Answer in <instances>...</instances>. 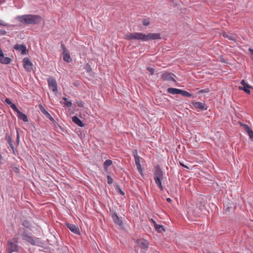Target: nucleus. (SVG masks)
Wrapping results in <instances>:
<instances>
[{"label": "nucleus", "mask_w": 253, "mask_h": 253, "mask_svg": "<svg viewBox=\"0 0 253 253\" xmlns=\"http://www.w3.org/2000/svg\"><path fill=\"white\" fill-rule=\"evenodd\" d=\"M5 101L8 104L10 105V106L13 104L11 100L8 98H6Z\"/></svg>", "instance_id": "nucleus-38"}, {"label": "nucleus", "mask_w": 253, "mask_h": 253, "mask_svg": "<svg viewBox=\"0 0 253 253\" xmlns=\"http://www.w3.org/2000/svg\"><path fill=\"white\" fill-rule=\"evenodd\" d=\"M87 71H89L90 70V67H88V68L87 69Z\"/></svg>", "instance_id": "nucleus-48"}, {"label": "nucleus", "mask_w": 253, "mask_h": 253, "mask_svg": "<svg viewBox=\"0 0 253 253\" xmlns=\"http://www.w3.org/2000/svg\"><path fill=\"white\" fill-rule=\"evenodd\" d=\"M3 53L2 50L0 48V55H2V54Z\"/></svg>", "instance_id": "nucleus-46"}, {"label": "nucleus", "mask_w": 253, "mask_h": 253, "mask_svg": "<svg viewBox=\"0 0 253 253\" xmlns=\"http://www.w3.org/2000/svg\"><path fill=\"white\" fill-rule=\"evenodd\" d=\"M8 143H9V145H10V147L11 148V149L13 150V153H15L14 152V146L13 145L12 141L11 139H9V140H8Z\"/></svg>", "instance_id": "nucleus-33"}, {"label": "nucleus", "mask_w": 253, "mask_h": 253, "mask_svg": "<svg viewBox=\"0 0 253 253\" xmlns=\"http://www.w3.org/2000/svg\"><path fill=\"white\" fill-rule=\"evenodd\" d=\"M251 89H253V87H252V88H251Z\"/></svg>", "instance_id": "nucleus-51"}, {"label": "nucleus", "mask_w": 253, "mask_h": 253, "mask_svg": "<svg viewBox=\"0 0 253 253\" xmlns=\"http://www.w3.org/2000/svg\"><path fill=\"white\" fill-rule=\"evenodd\" d=\"M193 106L196 109H199L201 110H207L205 105L201 102H196L193 103Z\"/></svg>", "instance_id": "nucleus-16"}, {"label": "nucleus", "mask_w": 253, "mask_h": 253, "mask_svg": "<svg viewBox=\"0 0 253 253\" xmlns=\"http://www.w3.org/2000/svg\"><path fill=\"white\" fill-rule=\"evenodd\" d=\"M112 164V162L110 160H107L104 163V168L105 169H107L108 167L110 166Z\"/></svg>", "instance_id": "nucleus-24"}, {"label": "nucleus", "mask_w": 253, "mask_h": 253, "mask_svg": "<svg viewBox=\"0 0 253 253\" xmlns=\"http://www.w3.org/2000/svg\"><path fill=\"white\" fill-rule=\"evenodd\" d=\"M22 225L24 226H25V227L28 228H29L30 226L29 222L27 220L24 221L22 223Z\"/></svg>", "instance_id": "nucleus-31"}, {"label": "nucleus", "mask_w": 253, "mask_h": 253, "mask_svg": "<svg viewBox=\"0 0 253 253\" xmlns=\"http://www.w3.org/2000/svg\"><path fill=\"white\" fill-rule=\"evenodd\" d=\"M66 225L67 227L74 233L76 234H80V230L78 227L74 224H70L69 223H66Z\"/></svg>", "instance_id": "nucleus-13"}, {"label": "nucleus", "mask_w": 253, "mask_h": 253, "mask_svg": "<svg viewBox=\"0 0 253 253\" xmlns=\"http://www.w3.org/2000/svg\"><path fill=\"white\" fill-rule=\"evenodd\" d=\"M241 86L246 85V87H252V86L250 85L247 83H246L244 80H242L241 81Z\"/></svg>", "instance_id": "nucleus-28"}, {"label": "nucleus", "mask_w": 253, "mask_h": 253, "mask_svg": "<svg viewBox=\"0 0 253 253\" xmlns=\"http://www.w3.org/2000/svg\"><path fill=\"white\" fill-rule=\"evenodd\" d=\"M47 82L49 87L54 93L57 91V84L56 81L52 77H49L47 79Z\"/></svg>", "instance_id": "nucleus-8"}, {"label": "nucleus", "mask_w": 253, "mask_h": 253, "mask_svg": "<svg viewBox=\"0 0 253 253\" xmlns=\"http://www.w3.org/2000/svg\"><path fill=\"white\" fill-rule=\"evenodd\" d=\"M167 91L168 93L171 94L192 95L191 93L188 92L186 91L172 87L169 88Z\"/></svg>", "instance_id": "nucleus-7"}, {"label": "nucleus", "mask_w": 253, "mask_h": 253, "mask_svg": "<svg viewBox=\"0 0 253 253\" xmlns=\"http://www.w3.org/2000/svg\"><path fill=\"white\" fill-rule=\"evenodd\" d=\"M127 40H138L142 41L160 39L161 34L159 33H149L144 35L141 33L129 34L126 36Z\"/></svg>", "instance_id": "nucleus-1"}, {"label": "nucleus", "mask_w": 253, "mask_h": 253, "mask_svg": "<svg viewBox=\"0 0 253 253\" xmlns=\"http://www.w3.org/2000/svg\"><path fill=\"white\" fill-rule=\"evenodd\" d=\"M241 126H243L245 130L248 133L250 136V139L253 141V131L250 128V127L246 124L240 123Z\"/></svg>", "instance_id": "nucleus-15"}, {"label": "nucleus", "mask_w": 253, "mask_h": 253, "mask_svg": "<svg viewBox=\"0 0 253 253\" xmlns=\"http://www.w3.org/2000/svg\"><path fill=\"white\" fill-rule=\"evenodd\" d=\"M78 106L80 107H83V102H80L78 103Z\"/></svg>", "instance_id": "nucleus-43"}, {"label": "nucleus", "mask_w": 253, "mask_h": 253, "mask_svg": "<svg viewBox=\"0 0 253 253\" xmlns=\"http://www.w3.org/2000/svg\"><path fill=\"white\" fill-rule=\"evenodd\" d=\"M173 76H174L172 73L166 72L162 75L161 78L164 81H173L175 82L173 77Z\"/></svg>", "instance_id": "nucleus-14"}, {"label": "nucleus", "mask_w": 253, "mask_h": 253, "mask_svg": "<svg viewBox=\"0 0 253 253\" xmlns=\"http://www.w3.org/2000/svg\"><path fill=\"white\" fill-rule=\"evenodd\" d=\"M0 25L6 27L8 24L2 20H0Z\"/></svg>", "instance_id": "nucleus-35"}, {"label": "nucleus", "mask_w": 253, "mask_h": 253, "mask_svg": "<svg viewBox=\"0 0 253 253\" xmlns=\"http://www.w3.org/2000/svg\"><path fill=\"white\" fill-rule=\"evenodd\" d=\"M23 66L27 71L30 72L32 70L33 64L28 58H25L23 60Z\"/></svg>", "instance_id": "nucleus-10"}, {"label": "nucleus", "mask_w": 253, "mask_h": 253, "mask_svg": "<svg viewBox=\"0 0 253 253\" xmlns=\"http://www.w3.org/2000/svg\"><path fill=\"white\" fill-rule=\"evenodd\" d=\"M18 237L15 236L12 240L8 241L7 242V252L8 253H12L14 252H18L19 251V246H18Z\"/></svg>", "instance_id": "nucleus-5"}, {"label": "nucleus", "mask_w": 253, "mask_h": 253, "mask_svg": "<svg viewBox=\"0 0 253 253\" xmlns=\"http://www.w3.org/2000/svg\"><path fill=\"white\" fill-rule=\"evenodd\" d=\"M17 140L18 141H19V134L18 133H17Z\"/></svg>", "instance_id": "nucleus-47"}, {"label": "nucleus", "mask_w": 253, "mask_h": 253, "mask_svg": "<svg viewBox=\"0 0 253 253\" xmlns=\"http://www.w3.org/2000/svg\"><path fill=\"white\" fill-rule=\"evenodd\" d=\"M17 19L25 24H39L42 21V17L37 15L27 14L18 16Z\"/></svg>", "instance_id": "nucleus-3"}, {"label": "nucleus", "mask_w": 253, "mask_h": 253, "mask_svg": "<svg viewBox=\"0 0 253 253\" xmlns=\"http://www.w3.org/2000/svg\"><path fill=\"white\" fill-rule=\"evenodd\" d=\"M72 121L81 127L84 126V123L77 116H73L72 118Z\"/></svg>", "instance_id": "nucleus-18"}, {"label": "nucleus", "mask_w": 253, "mask_h": 253, "mask_svg": "<svg viewBox=\"0 0 253 253\" xmlns=\"http://www.w3.org/2000/svg\"><path fill=\"white\" fill-rule=\"evenodd\" d=\"M46 117H47L48 119H49L50 120H51V121H54V119L52 117V116L50 115V114H47V115L45 116Z\"/></svg>", "instance_id": "nucleus-36"}, {"label": "nucleus", "mask_w": 253, "mask_h": 253, "mask_svg": "<svg viewBox=\"0 0 253 253\" xmlns=\"http://www.w3.org/2000/svg\"><path fill=\"white\" fill-rule=\"evenodd\" d=\"M10 107L14 111L17 112V113L20 111L17 108L16 106L13 103L10 106Z\"/></svg>", "instance_id": "nucleus-30"}, {"label": "nucleus", "mask_w": 253, "mask_h": 253, "mask_svg": "<svg viewBox=\"0 0 253 253\" xmlns=\"http://www.w3.org/2000/svg\"><path fill=\"white\" fill-rule=\"evenodd\" d=\"M167 201L169 203H170L171 202V200L169 198H167Z\"/></svg>", "instance_id": "nucleus-44"}, {"label": "nucleus", "mask_w": 253, "mask_h": 253, "mask_svg": "<svg viewBox=\"0 0 253 253\" xmlns=\"http://www.w3.org/2000/svg\"><path fill=\"white\" fill-rule=\"evenodd\" d=\"M153 223L154 224L155 228L157 232L162 233L163 231H165V229L163 225L157 224L155 221H153Z\"/></svg>", "instance_id": "nucleus-19"}, {"label": "nucleus", "mask_w": 253, "mask_h": 253, "mask_svg": "<svg viewBox=\"0 0 253 253\" xmlns=\"http://www.w3.org/2000/svg\"><path fill=\"white\" fill-rule=\"evenodd\" d=\"M223 36L224 37V38H226L227 39H228L229 40H231V41H235V38L234 37V36L232 35H228V34H226L225 33H223Z\"/></svg>", "instance_id": "nucleus-23"}, {"label": "nucleus", "mask_w": 253, "mask_h": 253, "mask_svg": "<svg viewBox=\"0 0 253 253\" xmlns=\"http://www.w3.org/2000/svg\"><path fill=\"white\" fill-rule=\"evenodd\" d=\"M252 87H246V85L245 86H239V89L240 90H244L246 93L250 94V89Z\"/></svg>", "instance_id": "nucleus-21"}, {"label": "nucleus", "mask_w": 253, "mask_h": 253, "mask_svg": "<svg viewBox=\"0 0 253 253\" xmlns=\"http://www.w3.org/2000/svg\"><path fill=\"white\" fill-rule=\"evenodd\" d=\"M17 116L20 119L23 120L24 122H27L28 121L27 116L20 111L17 113Z\"/></svg>", "instance_id": "nucleus-20"}, {"label": "nucleus", "mask_w": 253, "mask_h": 253, "mask_svg": "<svg viewBox=\"0 0 253 253\" xmlns=\"http://www.w3.org/2000/svg\"><path fill=\"white\" fill-rule=\"evenodd\" d=\"M249 50L250 52V53L253 55V49L252 48H249Z\"/></svg>", "instance_id": "nucleus-45"}, {"label": "nucleus", "mask_w": 253, "mask_h": 253, "mask_svg": "<svg viewBox=\"0 0 253 253\" xmlns=\"http://www.w3.org/2000/svg\"><path fill=\"white\" fill-rule=\"evenodd\" d=\"M117 189L118 190V191L122 195H125V193L122 190V189H121L120 186H117Z\"/></svg>", "instance_id": "nucleus-34"}, {"label": "nucleus", "mask_w": 253, "mask_h": 253, "mask_svg": "<svg viewBox=\"0 0 253 253\" xmlns=\"http://www.w3.org/2000/svg\"><path fill=\"white\" fill-rule=\"evenodd\" d=\"M180 166L183 167H185V168H186L187 169H188V167H187L186 166H185V165H184L183 163L180 162Z\"/></svg>", "instance_id": "nucleus-42"}, {"label": "nucleus", "mask_w": 253, "mask_h": 253, "mask_svg": "<svg viewBox=\"0 0 253 253\" xmlns=\"http://www.w3.org/2000/svg\"><path fill=\"white\" fill-rule=\"evenodd\" d=\"M11 61V59L10 58L5 57L0 62L3 64H8L10 63Z\"/></svg>", "instance_id": "nucleus-22"}, {"label": "nucleus", "mask_w": 253, "mask_h": 253, "mask_svg": "<svg viewBox=\"0 0 253 253\" xmlns=\"http://www.w3.org/2000/svg\"><path fill=\"white\" fill-rule=\"evenodd\" d=\"M132 153L133 154V156L134 157L135 163V165H136L137 169L138 172L141 174H142V169L141 168V166L140 162V158L138 155L137 150H134Z\"/></svg>", "instance_id": "nucleus-6"}, {"label": "nucleus", "mask_w": 253, "mask_h": 253, "mask_svg": "<svg viewBox=\"0 0 253 253\" xmlns=\"http://www.w3.org/2000/svg\"><path fill=\"white\" fill-rule=\"evenodd\" d=\"M107 183L109 184H112L113 182V178L109 175H107Z\"/></svg>", "instance_id": "nucleus-32"}, {"label": "nucleus", "mask_w": 253, "mask_h": 253, "mask_svg": "<svg viewBox=\"0 0 253 253\" xmlns=\"http://www.w3.org/2000/svg\"><path fill=\"white\" fill-rule=\"evenodd\" d=\"M209 88H205L198 90L196 93H208L209 92Z\"/></svg>", "instance_id": "nucleus-26"}, {"label": "nucleus", "mask_w": 253, "mask_h": 253, "mask_svg": "<svg viewBox=\"0 0 253 253\" xmlns=\"http://www.w3.org/2000/svg\"><path fill=\"white\" fill-rule=\"evenodd\" d=\"M163 173L160 167L157 166L156 167L155 171L154 173V179L157 186L161 189L163 190V187L162 185V180L163 179Z\"/></svg>", "instance_id": "nucleus-4"}, {"label": "nucleus", "mask_w": 253, "mask_h": 253, "mask_svg": "<svg viewBox=\"0 0 253 253\" xmlns=\"http://www.w3.org/2000/svg\"><path fill=\"white\" fill-rule=\"evenodd\" d=\"M18 233L22 237L23 240L33 246H42L43 244L40 238L34 237L32 233L24 228H20Z\"/></svg>", "instance_id": "nucleus-2"}, {"label": "nucleus", "mask_w": 253, "mask_h": 253, "mask_svg": "<svg viewBox=\"0 0 253 253\" xmlns=\"http://www.w3.org/2000/svg\"><path fill=\"white\" fill-rule=\"evenodd\" d=\"M63 99L64 100V102H63L62 103L65 104L67 107H70L72 105V102L70 101H67V99L65 97H64Z\"/></svg>", "instance_id": "nucleus-25"}, {"label": "nucleus", "mask_w": 253, "mask_h": 253, "mask_svg": "<svg viewBox=\"0 0 253 253\" xmlns=\"http://www.w3.org/2000/svg\"><path fill=\"white\" fill-rule=\"evenodd\" d=\"M47 111L46 110H44V111H43V112H42V113L44 114L46 113Z\"/></svg>", "instance_id": "nucleus-49"}, {"label": "nucleus", "mask_w": 253, "mask_h": 253, "mask_svg": "<svg viewBox=\"0 0 253 253\" xmlns=\"http://www.w3.org/2000/svg\"><path fill=\"white\" fill-rule=\"evenodd\" d=\"M6 34V31L5 30H0V35H4Z\"/></svg>", "instance_id": "nucleus-40"}, {"label": "nucleus", "mask_w": 253, "mask_h": 253, "mask_svg": "<svg viewBox=\"0 0 253 253\" xmlns=\"http://www.w3.org/2000/svg\"><path fill=\"white\" fill-rule=\"evenodd\" d=\"M46 117H47L48 119H49L50 120H51V121H54V119L52 117V116L50 115V114H47V115L45 116Z\"/></svg>", "instance_id": "nucleus-37"}, {"label": "nucleus", "mask_w": 253, "mask_h": 253, "mask_svg": "<svg viewBox=\"0 0 253 253\" xmlns=\"http://www.w3.org/2000/svg\"><path fill=\"white\" fill-rule=\"evenodd\" d=\"M61 47L63 49V60L67 62H70L72 61L71 57L70 54L68 53V50L66 48L64 44L63 43H61Z\"/></svg>", "instance_id": "nucleus-9"}, {"label": "nucleus", "mask_w": 253, "mask_h": 253, "mask_svg": "<svg viewBox=\"0 0 253 253\" xmlns=\"http://www.w3.org/2000/svg\"><path fill=\"white\" fill-rule=\"evenodd\" d=\"M4 54L2 53V55H0V62L4 58Z\"/></svg>", "instance_id": "nucleus-41"}, {"label": "nucleus", "mask_w": 253, "mask_h": 253, "mask_svg": "<svg viewBox=\"0 0 253 253\" xmlns=\"http://www.w3.org/2000/svg\"><path fill=\"white\" fill-rule=\"evenodd\" d=\"M47 114H48V112H47V111H46V113H45V114H44V115L45 116H46V115H47Z\"/></svg>", "instance_id": "nucleus-50"}, {"label": "nucleus", "mask_w": 253, "mask_h": 253, "mask_svg": "<svg viewBox=\"0 0 253 253\" xmlns=\"http://www.w3.org/2000/svg\"><path fill=\"white\" fill-rule=\"evenodd\" d=\"M14 48L16 50L20 51L23 55H25L28 52L26 46L24 44L20 45L16 44L14 46Z\"/></svg>", "instance_id": "nucleus-11"}, {"label": "nucleus", "mask_w": 253, "mask_h": 253, "mask_svg": "<svg viewBox=\"0 0 253 253\" xmlns=\"http://www.w3.org/2000/svg\"><path fill=\"white\" fill-rule=\"evenodd\" d=\"M112 217L113 219V220L115 223L118 224L119 226H122L123 222L120 218L117 215L116 213H114L112 215Z\"/></svg>", "instance_id": "nucleus-17"}, {"label": "nucleus", "mask_w": 253, "mask_h": 253, "mask_svg": "<svg viewBox=\"0 0 253 253\" xmlns=\"http://www.w3.org/2000/svg\"><path fill=\"white\" fill-rule=\"evenodd\" d=\"M39 107L42 112L45 110L42 104H40Z\"/></svg>", "instance_id": "nucleus-39"}, {"label": "nucleus", "mask_w": 253, "mask_h": 253, "mask_svg": "<svg viewBox=\"0 0 253 253\" xmlns=\"http://www.w3.org/2000/svg\"><path fill=\"white\" fill-rule=\"evenodd\" d=\"M147 70L148 71V74L149 75H152L154 73V69L152 68L148 67Z\"/></svg>", "instance_id": "nucleus-29"}, {"label": "nucleus", "mask_w": 253, "mask_h": 253, "mask_svg": "<svg viewBox=\"0 0 253 253\" xmlns=\"http://www.w3.org/2000/svg\"><path fill=\"white\" fill-rule=\"evenodd\" d=\"M136 243L139 245L141 249L144 250H147V248H148L149 246V243L147 241L143 239H138L136 241Z\"/></svg>", "instance_id": "nucleus-12"}, {"label": "nucleus", "mask_w": 253, "mask_h": 253, "mask_svg": "<svg viewBox=\"0 0 253 253\" xmlns=\"http://www.w3.org/2000/svg\"><path fill=\"white\" fill-rule=\"evenodd\" d=\"M150 24V19H144L143 20V24L144 26H148Z\"/></svg>", "instance_id": "nucleus-27"}]
</instances>
